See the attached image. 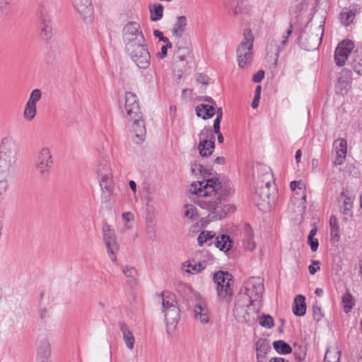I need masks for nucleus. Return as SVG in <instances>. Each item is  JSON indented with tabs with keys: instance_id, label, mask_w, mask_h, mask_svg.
I'll return each instance as SVG.
<instances>
[{
	"instance_id": "1",
	"label": "nucleus",
	"mask_w": 362,
	"mask_h": 362,
	"mask_svg": "<svg viewBox=\"0 0 362 362\" xmlns=\"http://www.w3.org/2000/svg\"><path fill=\"white\" fill-rule=\"evenodd\" d=\"M189 192L205 199L200 200L199 204L202 208L209 211L208 215L209 221L220 220L235 210L232 205L223 202L228 194V190L217 178L194 182L190 185Z\"/></svg>"
},
{
	"instance_id": "2",
	"label": "nucleus",
	"mask_w": 362,
	"mask_h": 362,
	"mask_svg": "<svg viewBox=\"0 0 362 362\" xmlns=\"http://www.w3.org/2000/svg\"><path fill=\"white\" fill-rule=\"evenodd\" d=\"M19 153L18 141L11 136L4 137L0 141V170L12 173L16 168Z\"/></svg>"
},
{
	"instance_id": "3",
	"label": "nucleus",
	"mask_w": 362,
	"mask_h": 362,
	"mask_svg": "<svg viewBox=\"0 0 362 362\" xmlns=\"http://www.w3.org/2000/svg\"><path fill=\"white\" fill-rule=\"evenodd\" d=\"M162 300L161 313L165 317L166 329L168 334H172L175 330L180 320V310L176 296L174 293L163 292L160 295Z\"/></svg>"
},
{
	"instance_id": "4",
	"label": "nucleus",
	"mask_w": 362,
	"mask_h": 362,
	"mask_svg": "<svg viewBox=\"0 0 362 362\" xmlns=\"http://www.w3.org/2000/svg\"><path fill=\"white\" fill-rule=\"evenodd\" d=\"M253 43L254 36L252 30L245 29L243 31V39L236 49L237 62L240 69L248 68L253 60Z\"/></svg>"
},
{
	"instance_id": "5",
	"label": "nucleus",
	"mask_w": 362,
	"mask_h": 362,
	"mask_svg": "<svg viewBox=\"0 0 362 362\" xmlns=\"http://www.w3.org/2000/svg\"><path fill=\"white\" fill-rule=\"evenodd\" d=\"M54 160L50 148L42 146L36 152L34 168L37 176L43 180L49 177Z\"/></svg>"
},
{
	"instance_id": "6",
	"label": "nucleus",
	"mask_w": 362,
	"mask_h": 362,
	"mask_svg": "<svg viewBox=\"0 0 362 362\" xmlns=\"http://www.w3.org/2000/svg\"><path fill=\"white\" fill-rule=\"evenodd\" d=\"M213 280L216 285V293L220 300L228 302L233 294V276L228 272L218 271L213 274Z\"/></svg>"
},
{
	"instance_id": "7",
	"label": "nucleus",
	"mask_w": 362,
	"mask_h": 362,
	"mask_svg": "<svg viewBox=\"0 0 362 362\" xmlns=\"http://www.w3.org/2000/svg\"><path fill=\"white\" fill-rule=\"evenodd\" d=\"M263 292L264 285L259 277H252L245 284V294L250 299L248 310L253 306L257 313L259 310Z\"/></svg>"
},
{
	"instance_id": "8",
	"label": "nucleus",
	"mask_w": 362,
	"mask_h": 362,
	"mask_svg": "<svg viewBox=\"0 0 362 362\" xmlns=\"http://www.w3.org/2000/svg\"><path fill=\"white\" fill-rule=\"evenodd\" d=\"M122 39L125 49L146 42L139 23L135 21L129 22L124 25Z\"/></svg>"
},
{
	"instance_id": "9",
	"label": "nucleus",
	"mask_w": 362,
	"mask_h": 362,
	"mask_svg": "<svg viewBox=\"0 0 362 362\" xmlns=\"http://www.w3.org/2000/svg\"><path fill=\"white\" fill-rule=\"evenodd\" d=\"M324 28L322 25L310 27V34L303 33L300 36L303 49L312 51L317 49L321 44Z\"/></svg>"
},
{
	"instance_id": "10",
	"label": "nucleus",
	"mask_w": 362,
	"mask_h": 362,
	"mask_svg": "<svg viewBox=\"0 0 362 362\" xmlns=\"http://www.w3.org/2000/svg\"><path fill=\"white\" fill-rule=\"evenodd\" d=\"M131 59L140 69H147L151 63V56L146 45L141 43L126 49Z\"/></svg>"
},
{
	"instance_id": "11",
	"label": "nucleus",
	"mask_w": 362,
	"mask_h": 362,
	"mask_svg": "<svg viewBox=\"0 0 362 362\" xmlns=\"http://www.w3.org/2000/svg\"><path fill=\"white\" fill-rule=\"evenodd\" d=\"M37 15L39 21L40 37L43 40H49L52 37V28L46 6L42 4L38 5Z\"/></svg>"
},
{
	"instance_id": "12",
	"label": "nucleus",
	"mask_w": 362,
	"mask_h": 362,
	"mask_svg": "<svg viewBox=\"0 0 362 362\" xmlns=\"http://www.w3.org/2000/svg\"><path fill=\"white\" fill-rule=\"evenodd\" d=\"M193 311L195 319L205 325L210 322L211 315L205 300L200 295H195Z\"/></svg>"
},
{
	"instance_id": "13",
	"label": "nucleus",
	"mask_w": 362,
	"mask_h": 362,
	"mask_svg": "<svg viewBox=\"0 0 362 362\" xmlns=\"http://www.w3.org/2000/svg\"><path fill=\"white\" fill-rule=\"evenodd\" d=\"M354 47V44L350 40H343L338 44L334 52V61L337 66H343L345 65Z\"/></svg>"
},
{
	"instance_id": "14",
	"label": "nucleus",
	"mask_w": 362,
	"mask_h": 362,
	"mask_svg": "<svg viewBox=\"0 0 362 362\" xmlns=\"http://www.w3.org/2000/svg\"><path fill=\"white\" fill-rule=\"evenodd\" d=\"M125 110L129 119L142 115L137 96L132 92H127L125 94Z\"/></svg>"
},
{
	"instance_id": "15",
	"label": "nucleus",
	"mask_w": 362,
	"mask_h": 362,
	"mask_svg": "<svg viewBox=\"0 0 362 362\" xmlns=\"http://www.w3.org/2000/svg\"><path fill=\"white\" fill-rule=\"evenodd\" d=\"M71 3L81 17L85 21H90L93 13L91 0H71Z\"/></svg>"
},
{
	"instance_id": "16",
	"label": "nucleus",
	"mask_w": 362,
	"mask_h": 362,
	"mask_svg": "<svg viewBox=\"0 0 362 362\" xmlns=\"http://www.w3.org/2000/svg\"><path fill=\"white\" fill-rule=\"evenodd\" d=\"M95 173L98 180L113 178L112 170L108 158L104 156L98 160L95 165Z\"/></svg>"
},
{
	"instance_id": "17",
	"label": "nucleus",
	"mask_w": 362,
	"mask_h": 362,
	"mask_svg": "<svg viewBox=\"0 0 362 362\" xmlns=\"http://www.w3.org/2000/svg\"><path fill=\"white\" fill-rule=\"evenodd\" d=\"M195 111L197 116L202 117L203 119L211 118L216 114V110L214 105H199L197 106ZM222 115V108H218L216 111V118L221 119Z\"/></svg>"
},
{
	"instance_id": "18",
	"label": "nucleus",
	"mask_w": 362,
	"mask_h": 362,
	"mask_svg": "<svg viewBox=\"0 0 362 362\" xmlns=\"http://www.w3.org/2000/svg\"><path fill=\"white\" fill-rule=\"evenodd\" d=\"M101 190V201L109 203L115 190V182L112 179L98 180Z\"/></svg>"
},
{
	"instance_id": "19",
	"label": "nucleus",
	"mask_w": 362,
	"mask_h": 362,
	"mask_svg": "<svg viewBox=\"0 0 362 362\" xmlns=\"http://www.w3.org/2000/svg\"><path fill=\"white\" fill-rule=\"evenodd\" d=\"M129 119L133 122L132 129L135 134V142L137 144L142 142L144 140L146 134V127L144 121L142 119V116Z\"/></svg>"
},
{
	"instance_id": "20",
	"label": "nucleus",
	"mask_w": 362,
	"mask_h": 362,
	"mask_svg": "<svg viewBox=\"0 0 362 362\" xmlns=\"http://www.w3.org/2000/svg\"><path fill=\"white\" fill-rule=\"evenodd\" d=\"M354 199V197L349 194L347 190L341 192L339 202H341L340 207L343 214L351 216Z\"/></svg>"
},
{
	"instance_id": "21",
	"label": "nucleus",
	"mask_w": 362,
	"mask_h": 362,
	"mask_svg": "<svg viewBox=\"0 0 362 362\" xmlns=\"http://www.w3.org/2000/svg\"><path fill=\"white\" fill-rule=\"evenodd\" d=\"M51 344L47 339H42L39 341L37 347V360L39 361H49L51 355Z\"/></svg>"
},
{
	"instance_id": "22",
	"label": "nucleus",
	"mask_w": 362,
	"mask_h": 362,
	"mask_svg": "<svg viewBox=\"0 0 362 362\" xmlns=\"http://www.w3.org/2000/svg\"><path fill=\"white\" fill-rule=\"evenodd\" d=\"M290 188L292 191H295L296 189L299 190V194L301 195L300 199L299 201V206L301 208L300 211H303L306 206V192L305 184L302 182L301 180H294L291 182Z\"/></svg>"
},
{
	"instance_id": "23",
	"label": "nucleus",
	"mask_w": 362,
	"mask_h": 362,
	"mask_svg": "<svg viewBox=\"0 0 362 362\" xmlns=\"http://www.w3.org/2000/svg\"><path fill=\"white\" fill-rule=\"evenodd\" d=\"M243 247L246 250L249 251H252L256 247V243L253 240V231L248 223H246L245 226Z\"/></svg>"
},
{
	"instance_id": "24",
	"label": "nucleus",
	"mask_w": 362,
	"mask_h": 362,
	"mask_svg": "<svg viewBox=\"0 0 362 362\" xmlns=\"http://www.w3.org/2000/svg\"><path fill=\"white\" fill-rule=\"evenodd\" d=\"M187 18L185 16H180L177 18V21L173 25V35L178 38H180L187 27Z\"/></svg>"
},
{
	"instance_id": "25",
	"label": "nucleus",
	"mask_w": 362,
	"mask_h": 362,
	"mask_svg": "<svg viewBox=\"0 0 362 362\" xmlns=\"http://www.w3.org/2000/svg\"><path fill=\"white\" fill-rule=\"evenodd\" d=\"M293 312L296 316H303L306 312L305 298L302 295H298L293 306Z\"/></svg>"
},
{
	"instance_id": "26",
	"label": "nucleus",
	"mask_w": 362,
	"mask_h": 362,
	"mask_svg": "<svg viewBox=\"0 0 362 362\" xmlns=\"http://www.w3.org/2000/svg\"><path fill=\"white\" fill-rule=\"evenodd\" d=\"M270 349L269 344L266 339L260 338L256 342L257 358L262 362L265 358L267 351Z\"/></svg>"
},
{
	"instance_id": "27",
	"label": "nucleus",
	"mask_w": 362,
	"mask_h": 362,
	"mask_svg": "<svg viewBox=\"0 0 362 362\" xmlns=\"http://www.w3.org/2000/svg\"><path fill=\"white\" fill-rule=\"evenodd\" d=\"M206 267L205 262H199L198 263L192 262L187 261L184 262L182 265V269L184 272L189 274H197L202 270H204Z\"/></svg>"
},
{
	"instance_id": "28",
	"label": "nucleus",
	"mask_w": 362,
	"mask_h": 362,
	"mask_svg": "<svg viewBox=\"0 0 362 362\" xmlns=\"http://www.w3.org/2000/svg\"><path fill=\"white\" fill-rule=\"evenodd\" d=\"M104 244L110 259L113 263H115L117 262V257L115 256V254L119 250V245L117 242V238L105 241Z\"/></svg>"
},
{
	"instance_id": "29",
	"label": "nucleus",
	"mask_w": 362,
	"mask_h": 362,
	"mask_svg": "<svg viewBox=\"0 0 362 362\" xmlns=\"http://www.w3.org/2000/svg\"><path fill=\"white\" fill-rule=\"evenodd\" d=\"M214 148V142L211 140L208 139H204L201 141L198 146L199 154L202 157H207L211 155Z\"/></svg>"
},
{
	"instance_id": "30",
	"label": "nucleus",
	"mask_w": 362,
	"mask_h": 362,
	"mask_svg": "<svg viewBox=\"0 0 362 362\" xmlns=\"http://www.w3.org/2000/svg\"><path fill=\"white\" fill-rule=\"evenodd\" d=\"M271 185L270 180H263L258 183V189L256 190V193L258 194L259 197L264 202L269 201V187Z\"/></svg>"
},
{
	"instance_id": "31",
	"label": "nucleus",
	"mask_w": 362,
	"mask_h": 362,
	"mask_svg": "<svg viewBox=\"0 0 362 362\" xmlns=\"http://www.w3.org/2000/svg\"><path fill=\"white\" fill-rule=\"evenodd\" d=\"M150 19L151 21H158L163 16L164 8L160 4H154L149 6Z\"/></svg>"
},
{
	"instance_id": "32",
	"label": "nucleus",
	"mask_w": 362,
	"mask_h": 362,
	"mask_svg": "<svg viewBox=\"0 0 362 362\" xmlns=\"http://www.w3.org/2000/svg\"><path fill=\"white\" fill-rule=\"evenodd\" d=\"M232 241L228 235H221L215 240V245L221 251H228L231 247Z\"/></svg>"
},
{
	"instance_id": "33",
	"label": "nucleus",
	"mask_w": 362,
	"mask_h": 362,
	"mask_svg": "<svg viewBox=\"0 0 362 362\" xmlns=\"http://www.w3.org/2000/svg\"><path fill=\"white\" fill-rule=\"evenodd\" d=\"M120 329L123 334L124 341L126 344V346L129 349H132L134 348V344L135 341L134 337L130 330L127 328L125 324H122L120 325Z\"/></svg>"
},
{
	"instance_id": "34",
	"label": "nucleus",
	"mask_w": 362,
	"mask_h": 362,
	"mask_svg": "<svg viewBox=\"0 0 362 362\" xmlns=\"http://www.w3.org/2000/svg\"><path fill=\"white\" fill-rule=\"evenodd\" d=\"M331 240L338 242L339 240V226L335 216H331L329 219Z\"/></svg>"
},
{
	"instance_id": "35",
	"label": "nucleus",
	"mask_w": 362,
	"mask_h": 362,
	"mask_svg": "<svg viewBox=\"0 0 362 362\" xmlns=\"http://www.w3.org/2000/svg\"><path fill=\"white\" fill-rule=\"evenodd\" d=\"M356 13V9L346 10L340 13V21L344 25H349L353 22Z\"/></svg>"
},
{
	"instance_id": "36",
	"label": "nucleus",
	"mask_w": 362,
	"mask_h": 362,
	"mask_svg": "<svg viewBox=\"0 0 362 362\" xmlns=\"http://www.w3.org/2000/svg\"><path fill=\"white\" fill-rule=\"evenodd\" d=\"M11 173L0 170V196L6 193L9 187L8 180Z\"/></svg>"
},
{
	"instance_id": "37",
	"label": "nucleus",
	"mask_w": 362,
	"mask_h": 362,
	"mask_svg": "<svg viewBox=\"0 0 362 362\" xmlns=\"http://www.w3.org/2000/svg\"><path fill=\"white\" fill-rule=\"evenodd\" d=\"M341 351L337 348H329L327 349L325 361L327 362H339Z\"/></svg>"
},
{
	"instance_id": "38",
	"label": "nucleus",
	"mask_w": 362,
	"mask_h": 362,
	"mask_svg": "<svg viewBox=\"0 0 362 362\" xmlns=\"http://www.w3.org/2000/svg\"><path fill=\"white\" fill-rule=\"evenodd\" d=\"M274 349L280 354H287L292 351L291 346L283 340H277L273 343Z\"/></svg>"
},
{
	"instance_id": "39",
	"label": "nucleus",
	"mask_w": 362,
	"mask_h": 362,
	"mask_svg": "<svg viewBox=\"0 0 362 362\" xmlns=\"http://www.w3.org/2000/svg\"><path fill=\"white\" fill-rule=\"evenodd\" d=\"M116 233L112 227L107 223H104L103 225V242L116 239Z\"/></svg>"
},
{
	"instance_id": "40",
	"label": "nucleus",
	"mask_w": 362,
	"mask_h": 362,
	"mask_svg": "<svg viewBox=\"0 0 362 362\" xmlns=\"http://www.w3.org/2000/svg\"><path fill=\"white\" fill-rule=\"evenodd\" d=\"M317 232V228L314 226L308 237V244L310 247V249L313 252L317 251L319 246V241L317 238H315Z\"/></svg>"
},
{
	"instance_id": "41",
	"label": "nucleus",
	"mask_w": 362,
	"mask_h": 362,
	"mask_svg": "<svg viewBox=\"0 0 362 362\" xmlns=\"http://www.w3.org/2000/svg\"><path fill=\"white\" fill-rule=\"evenodd\" d=\"M334 148L336 153L343 154V156H346L347 153V144L346 141L344 139H337L334 141Z\"/></svg>"
},
{
	"instance_id": "42",
	"label": "nucleus",
	"mask_w": 362,
	"mask_h": 362,
	"mask_svg": "<svg viewBox=\"0 0 362 362\" xmlns=\"http://www.w3.org/2000/svg\"><path fill=\"white\" fill-rule=\"evenodd\" d=\"M36 114L37 107L26 103L23 113L24 119L28 122H31L35 117Z\"/></svg>"
},
{
	"instance_id": "43",
	"label": "nucleus",
	"mask_w": 362,
	"mask_h": 362,
	"mask_svg": "<svg viewBox=\"0 0 362 362\" xmlns=\"http://www.w3.org/2000/svg\"><path fill=\"white\" fill-rule=\"evenodd\" d=\"M341 301L344 312L348 313L354 305V300L353 296L349 292H346L343 295Z\"/></svg>"
},
{
	"instance_id": "44",
	"label": "nucleus",
	"mask_w": 362,
	"mask_h": 362,
	"mask_svg": "<svg viewBox=\"0 0 362 362\" xmlns=\"http://www.w3.org/2000/svg\"><path fill=\"white\" fill-rule=\"evenodd\" d=\"M215 235V233L213 231H202L197 238L199 245L202 246L207 241L211 240L214 238Z\"/></svg>"
},
{
	"instance_id": "45",
	"label": "nucleus",
	"mask_w": 362,
	"mask_h": 362,
	"mask_svg": "<svg viewBox=\"0 0 362 362\" xmlns=\"http://www.w3.org/2000/svg\"><path fill=\"white\" fill-rule=\"evenodd\" d=\"M259 325L263 327L272 329L274 326L273 317L269 315H262L259 318Z\"/></svg>"
},
{
	"instance_id": "46",
	"label": "nucleus",
	"mask_w": 362,
	"mask_h": 362,
	"mask_svg": "<svg viewBox=\"0 0 362 362\" xmlns=\"http://www.w3.org/2000/svg\"><path fill=\"white\" fill-rule=\"evenodd\" d=\"M350 87L349 81L347 78L340 77L338 79V83L337 86V90L342 95L346 94Z\"/></svg>"
},
{
	"instance_id": "47",
	"label": "nucleus",
	"mask_w": 362,
	"mask_h": 362,
	"mask_svg": "<svg viewBox=\"0 0 362 362\" xmlns=\"http://www.w3.org/2000/svg\"><path fill=\"white\" fill-rule=\"evenodd\" d=\"M42 98V92L40 89H34L32 90L29 99L27 101V104H30L32 105H34V107H37V103Z\"/></svg>"
},
{
	"instance_id": "48",
	"label": "nucleus",
	"mask_w": 362,
	"mask_h": 362,
	"mask_svg": "<svg viewBox=\"0 0 362 362\" xmlns=\"http://www.w3.org/2000/svg\"><path fill=\"white\" fill-rule=\"evenodd\" d=\"M239 312V308L238 306H235L234 313L236 315V319L240 322H245V323H252L255 321V317L250 315L247 311H246L245 315H243V316L238 315Z\"/></svg>"
},
{
	"instance_id": "49",
	"label": "nucleus",
	"mask_w": 362,
	"mask_h": 362,
	"mask_svg": "<svg viewBox=\"0 0 362 362\" xmlns=\"http://www.w3.org/2000/svg\"><path fill=\"white\" fill-rule=\"evenodd\" d=\"M353 69L359 75H362V52L357 54L354 62Z\"/></svg>"
},
{
	"instance_id": "50",
	"label": "nucleus",
	"mask_w": 362,
	"mask_h": 362,
	"mask_svg": "<svg viewBox=\"0 0 362 362\" xmlns=\"http://www.w3.org/2000/svg\"><path fill=\"white\" fill-rule=\"evenodd\" d=\"M313 313L314 319L317 321H320L324 317V313L317 300H315L313 305Z\"/></svg>"
},
{
	"instance_id": "51",
	"label": "nucleus",
	"mask_w": 362,
	"mask_h": 362,
	"mask_svg": "<svg viewBox=\"0 0 362 362\" xmlns=\"http://www.w3.org/2000/svg\"><path fill=\"white\" fill-rule=\"evenodd\" d=\"M185 211L184 216L191 220H194L197 218V209L193 205H185Z\"/></svg>"
},
{
	"instance_id": "52",
	"label": "nucleus",
	"mask_w": 362,
	"mask_h": 362,
	"mask_svg": "<svg viewBox=\"0 0 362 362\" xmlns=\"http://www.w3.org/2000/svg\"><path fill=\"white\" fill-rule=\"evenodd\" d=\"M145 234L148 240L154 241L156 239V232L155 227L153 225H146Z\"/></svg>"
},
{
	"instance_id": "53",
	"label": "nucleus",
	"mask_w": 362,
	"mask_h": 362,
	"mask_svg": "<svg viewBox=\"0 0 362 362\" xmlns=\"http://www.w3.org/2000/svg\"><path fill=\"white\" fill-rule=\"evenodd\" d=\"M122 273L126 277L134 279L137 274V271L135 267L127 265L122 267Z\"/></svg>"
},
{
	"instance_id": "54",
	"label": "nucleus",
	"mask_w": 362,
	"mask_h": 362,
	"mask_svg": "<svg viewBox=\"0 0 362 362\" xmlns=\"http://www.w3.org/2000/svg\"><path fill=\"white\" fill-rule=\"evenodd\" d=\"M154 197L151 192H148L147 195L145 197L146 205L148 213L153 214L155 211L154 206L151 204L153 202Z\"/></svg>"
},
{
	"instance_id": "55",
	"label": "nucleus",
	"mask_w": 362,
	"mask_h": 362,
	"mask_svg": "<svg viewBox=\"0 0 362 362\" xmlns=\"http://www.w3.org/2000/svg\"><path fill=\"white\" fill-rule=\"evenodd\" d=\"M312 264L309 265L308 270L310 274L314 275L317 271L320 269V262L317 260H311Z\"/></svg>"
},
{
	"instance_id": "56",
	"label": "nucleus",
	"mask_w": 362,
	"mask_h": 362,
	"mask_svg": "<svg viewBox=\"0 0 362 362\" xmlns=\"http://www.w3.org/2000/svg\"><path fill=\"white\" fill-rule=\"evenodd\" d=\"M299 349V351H294V356L296 358L298 359L299 361H303L305 358L306 349L305 346H300Z\"/></svg>"
},
{
	"instance_id": "57",
	"label": "nucleus",
	"mask_w": 362,
	"mask_h": 362,
	"mask_svg": "<svg viewBox=\"0 0 362 362\" xmlns=\"http://www.w3.org/2000/svg\"><path fill=\"white\" fill-rule=\"evenodd\" d=\"M211 134V130L209 127H204L200 131L198 134V137L201 141L206 139Z\"/></svg>"
},
{
	"instance_id": "58",
	"label": "nucleus",
	"mask_w": 362,
	"mask_h": 362,
	"mask_svg": "<svg viewBox=\"0 0 362 362\" xmlns=\"http://www.w3.org/2000/svg\"><path fill=\"white\" fill-rule=\"evenodd\" d=\"M196 80L198 83L202 85H207L209 81V77L204 74H197L196 75Z\"/></svg>"
},
{
	"instance_id": "59",
	"label": "nucleus",
	"mask_w": 362,
	"mask_h": 362,
	"mask_svg": "<svg viewBox=\"0 0 362 362\" xmlns=\"http://www.w3.org/2000/svg\"><path fill=\"white\" fill-rule=\"evenodd\" d=\"M12 5V0H0V11L8 10Z\"/></svg>"
},
{
	"instance_id": "60",
	"label": "nucleus",
	"mask_w": 362,
	"mask_h": 362,
	"mask_svg": "<svg viewBox=\"0 0 362 362\" xmlns=\"http://www.w3.org/2000/svg\"><path fill=\"white\" fill-rule=\"evenodd\" d=\"M264 77V71L263 70H259L257 71L252 77V81L255 83H259Z\"/></svg>"
},
{
	"instance_id": "61",
	"label": "nucleus",
	"mask_w": 362,
	"mask_h": 362,
	"mask_svg": "<svg viewBox=\"0 0 362 362\" xmlns=\"http://www.w3.org/2000/svg\"><path fill=\"white\" fill-rule=\"evenodd\" d=\"M345 158L346 156H343V154L341 155L339 153H336V156L333 160V164L335 165H341L344 163Z\"/></svg>"
},
{
	"instance_id": "62",
	"label": "nucleus",
	"mask_w": 362,
	"mask_h": 362,
	"mask_svg": "<svg viewBox=\"0 0 362 362\" xmlns=\"http://www.w3.org/2000/svg\"><path fill=\"white\" fill-rule=\"evenodd\" d=\"M153 35L155 37L159 38L160 41H163V42H168V38L166 37H164L162 32H160L158 30H155L153 31Z\"/></svg>"
},
{
	"instance_id": "63",
	"label": "nucleus",
	"mask_w": 362,
	"mask_h": 362,
	"mask_svg": "<svg viewBox=\"0 0 362 362\" xmlns=\"http://www.w3.org/2000/svg\"><path fill=\"white\" fill-rule=\"evenodd\" d=\"M293 25L290 24L288 29L286 31V33L284 35V39L281 42L283 45H285L292 33Z\"/></svg>"
},
{
	"instance_id": "64",
	"label": "nucleus",
	"mask_w": 362,
	"mask_h": 362,
	"mask_svg": "<svg viewBox=\"0 0 362 362\" xmlns=\"http://www.w3.org/2000/svg\"><path fill=\"white\" fill-rule=\"evenodd\" d=\"M122 218L124 221L127 222H129L134 220V216L132 212H125L122 214Z\"/></svg>"
}]
</instances>
